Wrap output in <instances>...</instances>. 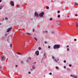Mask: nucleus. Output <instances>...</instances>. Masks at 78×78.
I'll use <instances>...</instances> for the list:
<instances>
[{"instance_id":"f257e3e1","label":"nucleus","mask_w":78,"mask_h":78,"mask_svg":"<svg viewBox=\"0 0 78 78\" xmlns=\"http://www.w3.org/2000/svg\"><path fill=\"white\" fill-rule=\"evenodd\" d=\"M59 47H60V45L59 44H55L54 45V49H58V48H59Z\"/></svg>"},{"instance_id":"f03ea898","label":"nucleus","mask_w":78,"mask_h":78,"mask_svg":"<svg viewBox=\"0 0 78 78\" xmlns=\"http://www.w3.org/2000/svg\"><path fill=\"white\" fill-rule=\"evenodd\" d=\"M44 12H42L39 14V16L40 17H43V16H44Z\"/></svg>"},{"instance_id":"7ed1b4c3","label":"nucleus","mask_w":78,"mask_h":78,"mask_svg":"<svg viewBox=\"0 0 78 78\" xmlns=\"http://www.w3.org/2000/svg\"><path fill=\"white\" fill-rule=\"evenodd\" d=\"M35 15L36 17H38V16H39V14L38 13H37V12H35Z\"/></svg>"},{"instance_id":"20e7f679","label":"nucleus","mask_w":78,"mask_h":78,"mask_svg":"<svg viewBox=\"0 0 78 78\" xmlns=\"http://www.w3.org/2000/svg\"><path fill=\"white\" fill-rule=\"evenodd\" d=\"M12 30V27H10L8 29V30H7V32H9L11 30Z\"/></svg>"},{"instance_id":"39448f33","label":"nucleus","mask_w":78,"mask_h":78,"mask_svg":"<svg viewBox=\"0 0 78 78\" xmlns=\"http://www.w3.org/2000/svg\"><path fill=\"white\" fill-rule=\"evenodd\" d=\"M35 53L37 55H39V51H37L35 52Z\"/></svg>"},{"instance_id":"423d86ee","label":"nucleus","mask_w":78,"mask_h":78,"mask_svg":"<svg viewBox=\"0 0 78 78\" xmlns=\"http://www.w3.org/2000/svg\"><path fill=\"white\" fill-rule=\"evenodd\" d=\"M10 4L12 6H14V2L12 1H11L10 2Z\"/></svg>"},{"instance_id":"0eeeda50","label":"nucleus","mask_w":78,"mask_h":78,"mask_svg":"<svg viewBox=\"0 0 78 78\" xmlns=\"http://www.w3.org/2000/svg\"><path fill=\"white\" fill-rule=\"evenodd\" d=\"M75 25H76V27H78V22L76 23Z\"/></svg>"},{"instance_id":"6e6552de","label":"nucleus","mask_w":78,"mask_h":78,"mask_svg":"<svg viewBox=\"0 0 78 78\" xmlns=\"http://www.w3.org/2000/svg\"><path fill=\"white\" fill-rule=\"evenodd\" d=\"M35 67L34 65H33L32 66V69H35Z\"/></svg>"},{"instance_id":"1a4fd4ad","label":"nucleus","mask_w":78,"mask_h":78,"mask_svg":"<svg viewBox=\"0 0 78 78\" xmlns=\"http://www.w3.org/2000/svg\"><path fill=\"white\" fill-rule=\"evenodd\" d=\"M73 78H77V76H75V75H74V76L73 77Z\"/></svg>"},{"instance_id":"9d476101","label":"nucleus","mask_w":78,"mask_h":78,"mask_svg":"<svg viewBox=\"0 0 78 78\" xmlns=\"http://www.w3.org/2000/svg\"><path fill=\"white\" fill-rule=\"evenodd\" d=\"M1 59H2V60H3V59H4V57H3V56H2Z\"/></svg>"},{"instance_id":"9b49d317","label":"nucleus","mask_w":78,"mask_h":78,"mask_svg":"<svg viewBox=\"0 0 78 78\" xmlns=\"http://www.w3.org/2000/svg\"><path fill=\"white\" fill-rule=\"evenodd\" d=\"M17 53L18 55H22V54H21V53H20L19 52H17Z\"/></svg>"},{"instance_id":"f8f14e48","label":"nucleus","mask_w":78,"mask_h":78,"mask_svg":"<svg viewBox=\"0 0 78 78\" xmlns=\"http://www.w3.org/2000/svg\"><path fill=\"white\" fill-rule=\"evenodd\" d=\"M2 7H3V6H0V9H1L2 8Z\"/></svg>"},{"instance_id":"ddd939ff","label":"nucleus","mask_w":78,"mask_h":78,"mask_svg":"<svg viewBox=\"0 0 78 78\" xmlns=\"http://www.w3.org/2000/svg\"><path fill=\"white\" fill-rule=\"evenodd\" d=\"M34 39H35L37 41V38H36V37H34Z\"/></svg>"},{"instance_id":"4468645a","label":"nucleus","mask_w":78,"mask_h":78,"mask_svg":"<svg viewBox=\"0 0 78 78\" xmlns=\"http://www.w3.org/2000/svg\"><path fill=\"white\" fill-rule=\"evenodd\" d=\"M27 34H28V35H30V36H31V34L28 33H27Z\"/></svg>"},{"instance_id":"2eb2a0df","label":"nucleus","mask_w":78,"mask_h":78,"mask_svg":"<svg viewBox=\"0 0 78 78\" xmlns=\"http://www.w3.org/2000/svg\"><path fill=\"white\" fill-rule=\"evenodd\" d=\"M56 69H57V70H58V69H59V68H58V66H56Z\"/></svg>"},{"instance_id":"dca6fc26","label":"nucleus","mask_w":78,"mask_h":78,"mask_svg":"<svg viewBox=\"0 0 78 78\" xmlns=\"http://www.w3.org/2000/svg\"><path fill=\"white\" fill-rule=\"evenodd\" d=\"M70 76L71 77H73V76H74V75H70Z\"/></svg>"},{"instance_id":"f3484780","label":"nucleus","mask_w":78,"mask_h":78,"mask_svg":"<svg viewBox=\"0 0 78 78\" xmlns=\"http://www.w3.org/2000/svg\"><path fill=\"white\" fill-rule=\"evenodd\" d=\"M10 47H12V44H10Z\"/></svg>"},{"instance_id":"a211bd4d","label":"nucleus","mask_w":78,"mask_h":78,"mask_svg":"<svg viewBox=\"0 0 78 78\" xmlns=\"http://www.w3.org/2000/svg\"><path fill=\"white\" fill-rule=\"evenodd\" d=\"M38 49H39V50H41V47H39V48H38Z\"/></svg>"},{"instance_id":"6ab92c4d","label":"nucleus","mask_w":78,"mask_h":78,"mask_svg":"<svg viewBox=\"0 0 78 78\" xmlns=\"http://www.w3.org/2000/svg\"><path fill=\"white\" fill-rule=\"evenodd\" d=\"M75 5H78V4L77 3H75Z\"/></svg>"},{"instance_id":"aec40b11","label":"nucleus","mask_w":78,"mask_h":78,"mask_svg":"<svg viewBox=\"0 0 78 78\" xmlns=\"http://www.w3.org/2000/svg\"><path fill=\"white\" fill-rule=\"evenodd\" d=\"M58 18H59V17H60V15H58Z\"/></svg>"},{"instance_id":"412c9836","label":"nucleus","mask_w":78,"mask_h":78,"mask_svg":"<svg viewBox=\"0 0 78 78\" xmlns=\"http://www.w3.org/2000/svg\"><path fill=\"white\" fill-rule=\"evenodd\" d=\"M52 58H53V59H54V60H55L56 59V58H54V57H52Z\"/></svg>"},{"instance_id":"4be33fe9","label":"nucleus","mask_w":78,"mask_h":78,"mask_svg":"<svg viewBox=\"0 0 78 78\" xmlns=\"http://www.w3.org/2000/svg\"><path fill=\"white\" fill-rule=\"evenodd\" d=\"M53 20V19L52 18H51L50 19V20Z\"/></svg>"},{"instance_id":"5701e85b","label":"nucleus","mask_w":78,"mask_h":78,"mask_svg":"<svg viewBox=\"0 0 78 78\" xmlns=\"http://www.w3.org/2000/svg\"><path fill=\"white\" fill-rule=\"evenodd\" d=\"M61 25V23H59L58 25Z\"/></svg>"},{"instance_id":"b1692460","label":"nucleus","mask_w":78,"mask_h":78,"mask_svg":"<svg viewBox=\"0 0 78 78\" xmlns=\"http://www.w3.org/2000/svg\"><path fill=\"white\" fill-rule=\"evenodd\" d=\"M23 61H21V64H23Z\"/></svg>"},{"instance_id":"393cba45","label":"nucleus","mask_w":78,"mask_h":78,"mask_svg":"<svg viewBox=\"0 0 78 78\" xmlns=\"http://www.w3.org/2000/svg\"><path fill=\"white\" fill-rule=\"evenodd\" d=\"M46 9H49V7H48V6H47L46 7Z\"/></svg>"},{"instance_id":"a878e982","label":"nucleus","mask_w":78,"mask_h":78,"mask_svg":"<svg viewBox=\"0 0 78 78\" xmlns=\"http://www.w3.org/2000/svg\"><path fill=\"white\" fill-rule=\"evenodd\" d=\"M29 60H31V57H29L28 58Z\"/></svg>"},{"instance_id":"bb28decb","label":"nucleus","mask_w":78,"mask_h":78,"mask_svg":"<svg viewBox=\"0 0 78 78\" xmlns=\"http://www.w3.org/2000/svg\"><path fill=\"white\" fill-rule=\"evenodd\" d=\"M67 50L68 51H69V48H67Z\"/></svg>"},{"instance_id":"cd10ccee","label":"nucleus","mask_w":78,"mask_h":78,"mask_svg":"<svg viewBox=\"0 0 78 78\" xmlns=\"http://www.w3.org/2000/svg\"><path fill=\"white\" fill-rule=\"evenodd\" d=\"M26 62H27V63H28V62H29V61H28V60H27L26 61Z\"/></svg>"},{"instance_id":"c85d7f7f","label":"nucleus","mask_w":78,"mask_h":78,"mask_svg":"<svg viewBox=\"0 0 78 78\" xmlns=\"http://www.w3.org/2000/svg\"><path fill=\"white\" fill-rule=\"evenodd\" d=\"M0 70H2V67L0 66Z\"/></svg>"},{"instance_id":"c756f323","label":"nucleus","mask_w":78,"mask_h":78,"mask_svg":"<svg viewBox=\"0 0 78 78\" xmlns=\"http://www.w3.org/2000/svg\"><path fill=\"white\" fill-rule=\"evenodd\" d=\"M75 16H78V14H76L75 15Z\"/></svg>"},{"instance_id":"7c9ffc66","label":"nucleus","mask_w":78,"mask_h":78,"mask_svg":"<svg viewBox=\"0 0 78 78\" xmlns=\"http://www.w3.org/2000/svg\"><path fill=\"white\" fill-rule=\"evenodd\" d=\"M28 73H29V74H30V73H31V72L30 71H29L28 72Z\"/></svg>"},{"instance_id":"2f4dec72","label":"nucleus","mask_w":78,"mask_h":78,"mask_svg":"<svg viewBox=\"0 0 78 78\" xmlns=\"http://www.w3.org/2000/svg\"><path fill=\"white\" fill-rule=\"evenodd\" d=\"M57 12L58 13H59V12H60V11H58Z\"/></svg>"},{"instance_id":"473e14b6","label":"nucleus","mask_w":78,"mask_h":78,"mask_svg":"<svg viewBox=\"0 0 78 78\" xmlns=\"http://www.w3.org/2000/svg\"><path fill=\"white\" fill-rule=\"evenodd\" d=\"M64 62L65 63H66V60H64Z\"/></svg>"},{"instance_id":"72a5a7b5","label":"nucleus","mask_w":78,"mask_h":78,"mask_svg":"<svg viewBox=\"0 0 78 78\" xmlns=\"http://www.w3.org/2000/svg\"><path fill=\"white\" fill-rule=\"evenodd\" d=\"M69 67H72V65H71V64L69 65Z\"/></svg>"},{"instance_id":"f704fd0d","label":"nucleus","mask_w":78,"mask_h":78,"mask_svg":"<svg viewBox=\"0 0 78 78\" xmlns=\"http://www.w3.org/2000/svg\"><path fill=\"white\" fill-rule=\"evenodd\" d=\"M50 48V46H48V48Z\"/></svg>"},{"instance_id":"c9c22d12","label":"nucleus","mask_w":78,"mask_h":78,"mask_svg":"<svg viewBox=\"0 0 78 78\" xmlns=\"http://www.w3.org/2000/svg\"><path fill=\"white\" fill-rule=\"evenodd\" d=\"M30 71H33V70L32 69H30Z\"/></svg>"},{"instance_id":"e433bc0d","label":"nucleus","mask_w":78,"mask_h":78,"mask_svg":"<svg viewBox=\"0 0 78 78\" xmlns=\"http://www.w3.org/2000/svg\"><path fill=\"white\" fill-rule=\"evenodd\" d=\"M49 74H50V75H52V73H49Z\"/></svg>"},{"instance_id":"4c0bfd02","label":"nucleus","mask_w":78,"mask_h":78,"mask_svg":"<svg viewBox=\"0 0 78 78\" xmlns=\"http://www.w3.org/2000/svg\"><path fill=\"white\" fill-rule=\"evenodd\" d=\"M16 67H18V66H17V65H16Z\"/></svg>"},{"instance_id":"58836bf2","label":"nucleus","mask_w":78,"mask_h":78,"mask_svg":"<svg viewBox=\"0 0 78 78\" xmlns=\"http://www.w3.org/2000/svg\"><path fill=\"white\" fill-rule=\"evenodd\" d=\"M5 20H8V18H6Z\"/></svg>"},{"instance_id":"ea45409f","label":"nucleus","mask_w":78,"mask_h":78,"mask_svg":"<svg viewBox=\"0 0 78 78\" xmlns=\"http://www.w3.org/2000/svg\"><path fill=\"white\" fill-rule=\"evenodd\" d=\"M69 47V46L68 45H67V46H66V47H67V48H68Z\"/></svg>"},{"instance_id":"a19ab883","label":"nucleus","mask_w":78,"mask_h":78,"mask_svg":"<svg viewBox=\"0 0 78 78\" xmlns=\"http://www.w3.org/2000/svg\"><path fill=\"white\" fill-rule=\"evenodd\" d=\"M64 68H65V69H66V66H64Z\"/></svg>"},{"instance_id":"79ce46f5","label":"nucleus","mask_w":78,"mask_h":78,"mask_svg":"<svg viewBox=\"0 0 78 78\" xmlns=\"http://www.w3.org/2000/svg\"><path fill=\"white\" fill-rule=\"evenodd\" d=\"M33 32H34V29L33 30Z\"/></svg>"},{"instance_id":"37998d69","label":"nucleus","mask_w":78,"mask_h":78,"mask_svg":"<svg viewBox=\"0 0 78 78\" xmlns=\"http://www.w3.org/2000/svg\"><path fill=\"white\" fill-rule=\"evenodd\" d=\"M44 42L45 44H47V41H45Z\"/></svg>"},{"instance_id":"c03bdc74","label":"nucleus","mask_w":78,"mask_h":78,"mask_svg":"<svg viewBox=\"0 0 78 78\" xmlns=\"http://www.w3.org/2000/svg\"><path fill=\"white\" fill-rule=\"evenodd\" d=\"M74 41H76V39H74Z\"/></svg>"},{"instance_id":"a18cd8bd","label":"nucleus","mask_w":78,"mask_h":78,"mask_svg":"<svg viewBox=\"0 0 78 78\" xmlns=\"http://www.w3.org/2000/svg\"><path fill=\"white\" fill-rule=\"evenodd\" d=\"M2 0H0V3L1 2H2Z\"/></svg>"},{"instance_id":"49530a36","label":"nucleus","mask_w":78,"mask_h":78,"mask_svg":"<svg viewBox=\"0 0 78 78\" xmlns=\"http://www.w3.org/2000/svg\"><path fill=\"white\" fill-rule=\"evenodd\" d=\"M45 55H46V54H44V56H45Z\"/></svg>"},{"instance_id":"de8ad7c7","label":"nucleus","mask_w":78,"mask_h":78,"mask_svg":"<svg viewBox=\"0 0 78 78\" xmlns=\"http://www.w3.org/2000/svg\"><path fill=\"white\" fill-rule=\"evenodd\" d=\"M55 61H56V62H57V60H56L55 59Z\"/></svg>"},{"instance_id":"09e8293b","label":"nucleus","mask_w":78,"mask_h":78,"mask_svg":"<svg viewBox=\"0 0 78 78\" xmlns=\"http://www.w3.org/2000/svg\"><path fill=\"white\" fill-rule=\"evenodd\" d=\"M67 17H69V16L68 15Z\"/></svg>"},{"instance_id":"8fccbe9b","label":"nucleus","mask_w":78,"mask_h":78,"mask_svg":"<svg viewBox=\"0 0 78 78\" xmlns=\"http://www.w3.org/2000/svg\"><path fill=\"white\" fill-rule=\"evenodd\" d=\"M18 7H20V5H18Z\"/></svg>"},{"instance_id":"3c124183","label":"nucleus","mask_w":78,"mask_h":78,"mask_svg":"<svg viewBox=\"0 0 78 78\" xmlns=\"http://www.w3.org/2000/svg\"><path fill=\"white\" fill-rule=\"evenodd\" d=\"M46 33H48V31H46Z\"/></svg>"},{"instance_id":"603ef678","label":"nucleus","mask_w":78,"mask_h":78,"mask_svg":"<svg viewBox=\"0 0 78 78\" xmlns=\"http://www.w3.org/2000/svg\"><path fill=\"white\" fill-rule=\"evenodd\" d=\"M5 36H7V34H5Z\"/></svg>"},{"instance_id":"864d4df0","label":"nucleus","mask_w":78,"mask_h":78,"mask_svg":"<svg viewBox=\"0 0 78 78\" xmlns=\"http://www.w3.org/2000/svg\"><path fill=\"white\" fill-rule=\"evenodd\" d=\"M0 25H2V23H0Z\"/></svg>"},{"instance_id":"5fc2aeb1","label":"nucleus","mask_w":78,"mask_h":78,"mask_svg":"<svg viewBox=\"0 0 78 78\" xmlns=\"http://www.w3.org/2000/svg\"><path fill=\"white\" fill-rule=\"evenodd\" d=\"M35 63H36V62H35Z\"/></svg>"},{"instance_id":"6e6d98bb","label":"nucleus","mask_w":78,"mask_h":78,"mask_svg":"<svg viewBox=\"0 0 78 78\" xmlns=\"http://www.w3.org/2000/svg\"><path fill=\"white\" fill-rule=\"evenodd\" d=\"M32 20H33V19H32Z\"/></svg>"},{"instance_id":"4d7b16f0","label":"nucleus","mask_w":78,"mask_h":78,"mask_svg":"<svg viewBox=\"0 0 78 78\" xmlns=\"http://www.w3.org/2000/svg\"><path fill=\"white\" fill-rule=\"evenodd\" d=\"M52 33H53V32H52Z\"/></svg>"}]
</instances>
